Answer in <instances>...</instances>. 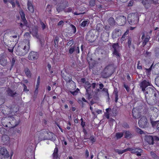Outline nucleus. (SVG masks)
<instances>
[{
    "mask_svg": "<svg viewBox=\"0 0 159 159\" xmlns=\"http://www.w3.org/2000/svg\"><path fill=\"white\" fill-rule=\"evenodd\" d=\"M39 57V54L37 52L32 51L29 53L28 58L30 60H35L37 59Z\"/></svg>",
    "mask_w": 159,
    "mask_h": 159,
    "instance_id": "obj_11",
    "label": "nucleus"
},
{
    "mask_svg": "<svg viewBox=\"0 0 159 159\" xmlns=\"http://www.w3.org/2000/svg\"><path fill=\"white\" fill-rule=\"evenodd\" d=\"M25 45L23 46L20 44L16 50V53L17 55L22 56L25 55L28 52L30 49V41L29 39L24 40Z\"/></svg>",
    "mask_w": 159,
    "mask_h": 159,
    "instance_id": "obj_1",
    "label": "nucleus"
},
{
    "mask_svg": "<svg viewBox=\"0 0 159 159\" xmlns=\"http://www.w3.org/2000/svg\"><path fill=\"white\" fill-rule=\"evenodd\" d=\"M149 39L150 37L149 36L147 35L146 36L145 38L144 39V41L147 43L148 42L149 40Z\"/></svg>",
    "mask_w": 159,
    "mask_h": 159,
    "instance_id": "obj_61",
    "label": "nucleus"
},
{
    "mask_svg": "<svg viewBox=\"0 0 159 159\" xmlns=\"http://www.w3.org/2000/svg\"><path fill=\"white\" fill-rule=\"evenodd\" d=\"M134 149H132L131 148H128L127 149L124 150V151L125 152H127V151H131V153H132V151H133Z\"/></svg>",
    "mask_w": 159,
    "mask_h": 159,
    "instance_id": "obj_54",
    "label": "nucleus"
},
{
    "mask_svg": "<svg viewBox=\"0 0 159 159\" xmlns=\"http://www.w3.org/2000/svg\"><path fill=\"white\" fill-rule=\"evenodd\" d=\"M21 84L24 87V91H29V90H28L27 88V87L24 84Z\"/></svg>",
    "mask_w": 159,
    "mask_h": 159,
    "instance_id": "obj_60",
    "label": "nucleus"
},
{
    "mask_svg": "<svg viewBox=\"0 0 159 159\" xmlns=\"http://www.w3.org/2000/svg\"><path fill=\"white\" fill-rule=\"evenodd\" d=\"M10 33L11 34L10 36V37H12L13 38H16L17 36H19L18 33L17 32H15L14 30H11Z\"/></svg>",
    "mask_w": 159,
    "mask_h": 159,
    "instance_id": "obj_24",
    "label": "nucleus"
},
{
    "mask_svg": "<svg viewBox=\"0 0 159 159\" xmlns=\"http://www.w3.org/2000/svg\"><path fill=\"white\" fill-rule=\"evenodd\" d=\"M145 140L150 145H153L154 141L159 140V138L156 136H152L150 135H147L145 136Z\"/></svg>",
    "mask_w": 159,
    "mask_h": 159,
    "instance_id": "obj_6",
    "label": "nucleus"
},
{
    "mask_svg": "<svg viewBox=\"0 0 159 159\" xmlns=\"http://www.w3.org/2000/svg\"><path fill=\"white\" fill-rule=\"evenodd\" d=\"M64 22L63 21L61 20L58 23V25L59 26H62L64 25Z\"/></svg>",
    "mask_w": 159,
    "mask_h": 159,
    "instance_id": "obj_64",
    "label": "nucleus"
},
{
    "mask_svg": "<svg viewBox=\"0 0 159 159\" xmlns=\"http://www.w3.org/2000/svg\"><path fill=\"white\" fill-rule=\"evenodd\" d=\"M40 23L41 25V27L43 30H44L47 27L46 24H45L42 21H40Z\"/></svg>",
    "mask_w": 159,
    "mask_h": 159,
    "instance_id": "obj_45",
    "label": "nucleus"
},
{
    "mask_svg": "<svg viewBox=\"0 0 159 159\" xmlns=\"http://www.w3.org/2000/svg\"><path fill=\"white\" fill-rule=\"evenodd\" d=\"M95 36L92 30L88 32L86 36V39L90 42H93L95 40Z\"/></svg>",
    "mask_w": 159,
    "mask_h": 159,
    "instance_id": "obj_9",
    "label": "nucleus"
},
{
    "mask_svg": "<svg viewBox=\"0 0 159 159\" xmlns=\"http://www.w3.org/2000/svg\"><path fill=\"white\" fill-rule=\"evenodd\" d=\"M116 20L120 25H125L126 21V18L124 16H117Z\"/></svg>",
    "mask_w": 159,
    "mask_h": 159,
    "instance_id": "obj_10",
    "label": "nucleus"
},
{
    "mask_svg": "<svg viewBox=\"0 0 159 159\" xmlns=\"http://www.w3.org/2000/svg\"><path fill=\"white\" fill-rule=\"evenodd\" d=\"M58 42L59 38L58 37H55L54 40V43H55L54 46L55 47H57L58 46Z\"/></svg>",
    "mask_w": 159,
    "mask_h": 159,
    "instance_id": "obj_35",
    "label": "nucleus"
},
{
    "mask_svg": "<svg viewBox=\"0 0 159 159\" xmlns=\"http://www.w3.org/2000/svg\"><path fill=\"white\" fill-rule=\"evenodd\" d=\"M89 86H91V84H90L89 81H86L85 82L84 84V87L86 88V87H88Z\"/></svg>",
    "mask_w": 159,
    "mask_h": 159,
    "instance_id": "obj_58",
    "label": "nucleus"
},
{
    "mask_svg": "<svg viewBox=\"0 0 159 159\" xmlns=\"http://www.w3.org/2000/svg\"><path fill=\"white\" fill-rule=\"evenodd\" d=\"M7 93L9 95L12 97H14L16 93H14L13 91L10 89H8L7 91Z\"/></svg>",
    "mask_w": 159,
    "mask_h": 159,
    "instance_id": "obj_33",
    "label": "nucleus"
},
{
    "mask_svg": "<svg viewBox=\"0 0 159 159\" xmlns=\"http://www.w3.org/2000/svg\"><path fill=\"white\" fill-rule=\"evenodd\" d=\"M142 152V150L140 149H134L132 151V153H136L137 156H138L141 155V153Z\"/></svg>",
    "mask_w": 159,
    "mask_h": 159,
    "instance_id": "obj_25",
    "label": "nucleus"
},
{
    "mask_svg": "<svg viewBox=\"0 0 159 159\" xmlns=\"http://www.w3.org/2000/svg\"><path fill=\"white\" fill-rule=\"evenodd\" d=\"M112 50L113 55L117 58H119L120 56V46L118 43H113L112 45Z\"/></svg>",
    "mask_w": 159,
    "mask_h": 159,
    "instance_id": "obj_5",
    "label": "nucleus"
},
{
    "mask_svg": "<svg viewBox=\"0 0 159 159\" xmlns=\"http://www.w3.org/2000/svg\"><path fill=\"white\" fill-rule=\"evenodd\" d=\"M4 120H2V124L3 125V126L5 127H11V126H10V123L9 122L7 124H5L4 123V122L3 121Z\"/></svg>",
    "mask_w": 159,
    "mask_h": 159,
    "instance_id": "obj_44",
    "label": "nucleus"
},
{
    "mask_svg": "<svg viewBox=\"0 0 159 159\" xmlns=\"http://www.w3.org/2000/svg\"><path fill=\"white\" fill-rule=\"evenodd\" d=\"M155 84L159 87V75H157L155 79Z\"/></svg>",
    "mask_w": 159,
    "mask_h": 159,
    "instance_id": "obj_36",
    "label": "nucleus"
},
{
    "mask_svg": "<svg viewBox=\"0 0 159 159\" xmlns=\"http://www.w3.org/2000/svg\"><path fill=\"white\" fill-rule=\"evenodd\" d=\"M78 102L82 107H84V104L83 103L82 101L80 99H78Z\"/></svg>",
    "mask_w": 159,
    "mask_h": 159,
    "instance_id": "obj_51",
    "label": "nucleus"
},
{
    "mask_svg": "<svg viewBox=\"0 0 159 159\" xmlns=\"http://www.w3.org/2000/svg\"><path fill=\"white\" fill-rule=\"evenodd\" d=\"M15 61H16L15 59L13 57L12 59L11 62V66L12 67L15 65Z\"/></svg>",
    "mask_w": 159,
    "mask_h": 159,
    "instance_id": "obj_53",
    "label": "nucleus"
},
{
    "mask_svg": "<svg viewBox=\"0 0 159 159\" xmlns=\"http://www.w3.org/2000/svg\"><path fill=\"white\" fill-rule=\"evenodd\" d=\"M75 51V47L74 46H71L69 49V52L70 54H72Z\"/></svg>",
    "mask_w": 159,
    "mask_h": 159,
    "instance_id": "obj_42",
    "label": "nucleus"
},
{
    "mask_svg": "<svg viewBox=\"0 0 159 159\" xmlns=\"http://www.w3.org/2000/svg\"><path fill=\"white\" fill-rule=\"evenodd\" d=\"M155 52L156 55H159V48H156L155 50Z\"/></svg>",
    "mask_w": 159,
    "mask_h": 159,
    "instance_id": "obj_57",
    "label": "nucleus"
},
{
    "mask_svg": "<svg viewBox=\"0 0 159 159\" xmlns=\"http://www.w3.org/2000/svg\"><path fill=\"white\" fill-rule=\"evenodd\" d=\"M118 92L117 88L115 89L113 92V94H115V95H118Z\"/></svg>",
    "mask_w": 159,
    "mask_h": 159,
    "instance_id": "obj_63",
    "label": "nucleus"
},
{
    "mask_svg": "<svg viewBox=\"0 0 159 159\" xmlns=\"http://www.w3.org/2000/svg\"><path fill=\"white\" fill-rule=\"evenodd\" d=\"M103 27V25L99 23L97 24L96 29L98 32H100L102 30Z\"/></svg>",
    "mask_w": 159,
    "mask_h": 159,
    "instance_id": "obj_30",
    "label": "nucleus"
},
{
    "mask_svg": "<svg viewBox=\"0 0 159 159\" xmlns=\"http://www.w3.org/2000/svg\"><path fill=\"white\" fill-rule=\"evenodd\" d=\"M102 91L104 92H105L107 93V95L108 96V99H110L109 96V94L108 93V89H107L103 88V89Z\"/></svg>",
    "mask_w": 159,
    "mask_h": 159,
    "instance_id": "obj_55",
    "label": "nucleus"
},
{
    "mask_svg": "<svg viewBox=\"0 0 159 159\" xmlns=\"http://www.w3.org/2000/svg\"><path fill=\"white\" fill-rule=\"evenodd\" d=\"M70 26L71 28V30H72V32L74 34H75L76 31V27L73 25L71 24Z\"/></svg>",
    "mask_w": 159,
    "mask_h": 159,
    "instance_id": "obj_37",
    "label": "nucleus"
},
{
    "mask_svg": "<svg viewBox=\"0 0 159 159\" xmlns=\"http://www.w3.org/2000/svg\"><path fill=\"white\" fill-rule=\"evenodd\" d=\"M89 139L93 142H94L95 141V139L94 138V137L93 136H91L90 138H89Z\"/></svg>",
    "mask_w": 159,
    "mask_h": 159,
    "instance_id": "obj_59",
    "label": "nucleus"
},
{
    "mask_svg": "<svg viewBox=\"0 0 159 159\" xmlns=\"http://www.w3.org/2000/svg\"><path fill=\"white\" fill-rule=\"evenodd\" d=\"M132 134L130 131L128 130L125 131V138L130 139L132 137Z\"/></svg>",
    "mask_w": 159,
    "mask_h": 159,
    "instance_id": "obj_28",
    "label": "nucleus"
},
{
    "mask_svg": "<svg viewBox=\"0 0 159 159\" xmlns=\"http://www.w3.org/2000/svg\"><path fill=\"white\" fill-rule=\"evenodd\" d=\"M28 9L31 12L33 13L34 11V8L31 2L28 1L27 3Z\"/></svg>",
    "mask_w": 159,
    "mask_h": 159,
    "instance_id": "obj_23",
    "label": "nucleus"
},
{
    "mask_svg": "<svg viewBox=\"0 0 159 159\" xmlns=\"http://www.w3.org/2000/svg\"><path fill=\"white\" fill-rule=\"evenodd\" d=\"M158 0H145V1L150 2V3H152V2H153V3L155 5L159 4Z\"/></svg>",
    "mask_w": 159,
    "mask_h": 159,
    "instance_id": "obj_41",
    "label": "nucleus"
},
{
    "mask_svg": "<svg viewBox=\"0 0 159 159\" xmlns=\"http://www.w3.org/2000/svg\"><path fill=\"white\" fill-rule=\"evenodd\" d=\"M145 98L147 103L150 105H154L159 101V94H157L156 96H145Z\"/></svg>",
    "mask_w": 159,
    "mask_h": 159,
    "instance_id": "obj_2",
    "label": "nucleus"
},
{
    "mask_svg": "<svg viewBox=\"0 0 159 159\" xmlns=\"http://www.w3.org/2000/svg\"><path fill=\"white\" fill-rule=\"evenodd\" d=\"M129 32V31H127L126 32H125L124 34H123L122 38L121 39V41H124L125 38V36L126 35H127Z\"/></svg>",
    "mask_w": 159,
    "mask_h": 159,
    "instance_id": "obj_48",
    "label": "nucleus"
},
{
    "mask_svg": "<svg viewBox=\"0 0 159 159\" xmlns=\"http://www.w3.org/2000/svg\"><path fill=\"white\" fill-rule=\"evenodd\" d=\"M63 78L67 82L70 83L72 81L71 75L70 74H67L66 75H63Z\"/></svg>",
    "mask_w": 159,
    "mask_h": 159,
    "instance_id": "obj_21",
    "label": "nucleus"
},
{
    "mask_svg": "<svg viewBox=\"0 0 159 159\" xmlns=\"http://www.w3.org/2000/svg\"><path fill=\"white\" fill-rule=\"evenodd\" d=\"M74 43V41L73 39L70 40L67 43V45H70L71 46Z\"/></svg>",
    "mask_w": 159,
    "mask_h": 159,
    "instance_id": "obj_56",
    "label": "nucleus"
},
{
    "mask_svg": "<svg viewBox=\"0 0 159 159\" xmlns=\"http://www.w3.org/2000/svg\"><path fill=\"white\" fill-rule=\"evenodd\" d=\"M159 122V121H153L151 120V123L153 127H155L156 125H157V124Z\"/></svg>",
    "mask_w": 159,
    "mask_h": 159,
    "instance_id": "obj_43",
    "label": "nucleus"
},
{
    "mask_svg": "<svg viewBox=\"0 0 159 159\" xmlns=\"http://www.w3.org/2000/svg\"><path fill=\"white\" fill-rule=\"evenodd\" d=\"M138 124L140 127L144 128L148 126V123L146 117L143 116L141 117L138 121Z\"/></svg>",
    "mask_w": 159,
    "mask_h": 159,
    "instance_id": "obj_8",
    "label": "nucleus"
},
{
    "mask_svg": "<svg viewBox=\"0 0 159 159\" xmlns=\"http://www.w3.org/2000/svg\"><path fill=\"white\" fill-rule=\"evenodd\" d=\"M58 149L55 148L54 150V152L53 154V156L54 158H57L58 157Z\"/></svg>",
    "mask_w": 159,
    "mask_h": 159,
    "instance_id": "obj_34",
    "label": "nucleus"
},
{
    "mask_svg": "<svg viewBox=\"0 0 159 159\" xmlns=\"http://www.w3.org/2000/svg\"><path fill=\"white\" fill-rule=\"evenodd\" d=\"M113 67L111 66H106L102 72L103 77L106 78L110 76L113 73Z\"/></svg>",
    "mask_w": 159,
    "mask_h": 159,
    "instance_id": "obj_4",
    "label": "nucleus"
},
{
    "mask_svg": "<svg viewBox=\"0 0 159 159\" xmlns=\"http://www.w3.org/2000/svg\"><path fill=\"white\" fill-rule=\"evenodd\" d=\"M115 152L117 153L118 154H120L125 152L124 150H120L118 149H116L114 150Z\"/></svg>",
    "mask_w": 159,
    "mask_h": 159,
    "instance_id": "obj_38",
    "label": "nucleus"
},
{
    "mask_svg": "<svg viewBox=\"0 0 159 159\" xmlns=\"http://www.w3.org/2000/svg\"><path fill=\"white\" fill-rule=\"evenodd\" d=\"M65 8V7L63 5H58L56 7V10L58 12H59L64 10Z\"/></svg>",
    "mask_w": 159,
    "mask_h": 159,
    "instance_id": "obj_26",
    "label": "nucleus"
},
{
    "mask_svg": "<svg viewBox=\"0 0 159 159\" xmlns=\"http://www.w3.org/2000/svg\"><path fill=\"white\" fill-rule=\"evenodd\" d=\"M124 133L123 132H117L115 136L117 139H120L123 137Z\"/></svg>",
    "mask_w": 159,
    "mask_h": 159,
    "instance_id": "obj_32",
    "label": "nucleus"
},
{
    "mask_svg": "<svg viewBox=\"0 0 159 159\" xmlns=\"http://www.w3.org/2000/svg\"><path fill=\"white\" fill-rule=\"evenodd\" d=\"M0 64L3 66H5L7 64V61L6 58V55L4 53L0 54Z\"/></svg>",
    "mask_w": 159,
    "mask_h": 159,
    "instance_id": "obj_12",
    "label": "nucleus"
},
{
    "mask_svg": "<svg viewBox=\"0 0 159 159\" xmlns=\"http://www.w3.org/2000/svg\"><path fill=\"white\" fill-rule=\"evenodd\" d=\"M145 91V96H150L154 95V96H156L157 94H159L157 90L152 87L147 88Z\"/></svg>",
    "mask_w": 159,
    "mask_h": 159,
    "instance_id": "obj_7",
    "label": "nucleus"
},
{
    "mask_svg": "<svg viewBox=\"0 0 159 159\" xmlns=\"http://www.w3.org/2000/svg\"><path fill=\"white\" fill-rule=\"evenodd\" d=\"M108 23L111 26H114L115 25V21L114 18L112 17H111L108 20Z\"/></svg>",
    "mask_w": 159,
    "mask_h": 159,
    "instance_id": "obj_27",
    "label": "nucleus"
},
{
    "mask_svg": "<svg viewBox=\"0 0 159 159\" xmlns=\"http://www.w3.org/2000/svg\"><path fill=\"white\" fill-rule=\"evenodd\" d=\"M0 154L7 157H9V154L7 150L4 148H0Z\"/></svg>",
    "mask_w": 159,
    "mask_h": 159,
    "instance_id": "obj_18",
    "label": "nucleus"
},
{
    "mask_svg": "<svg viewBox=\"0 0 159 159\" xmlns=\"http://www.w3.org/2000/svg\"><path fill=\"white\" fill-rule=\"evenodd\" d=\"M121 34L120 30L118 29H116L112 33V38L114 39L119 37L121 35Z\"/></svg>",
    "mask_w": 159,
    "mask_h": 159,
    "instance_id": "obj_15",
    "label": "nucleus"
},
{
    "mask_svg": "<svg viewBox=\"0 0 159 159\" xmlns=\"http://www.w3.org/2000/svg\"><path fill=\"white\" fill-rule=\"evenodd\" d=\"M134 3V1L133 0H131L129 1V3L128 6H132L133 4Z\"/></svg>",
    "mask_w": 159,
    "mask_h": 159,
    "instance_id": "obj_62",
    "label": "nucleus"
},
{
    "mask_svg": "<svg viewBox=\"0 0 159 159\" xmlns=\"http://www.w3.org/2000/svg\"><path fill=\"white\" fill-rule=\"evenodd\" d=\"M9 138L7 135H3L2 137V141L4 144H7L9 143Z\"/></svg>",
    "mask_w": 159,
    "mask_h": 159,
    "instance_id": "obj_19",
    "label": "nucleus"
},
{
    "mask_svg": "<svg viewBox=\"0 0 159 159\" xmlns=\"http://www.w3.org/2000/svg\"><path fill=\"white\" fill-rule=\"evenodd\" d=\"M87 24H88V21L84 20L82 22L80 25L82 27H84Z\"/></svg>",
    "mask_w": 159,
    "mask_h": 159,
    "instance_id": "obj_39",
    "label": "nucleus"
},
{
    "mask_svg": "<svg viewBox=\"0 0 159 159\" xmlns=\"http://www.w3.org/2000/svg\"><path fill=\"white\" fill-rule=\"evenodd\" d=\"M132 39L130 37H129L128 38V41L127 42L128 47L130 48L131 44Z\"/></svg>",
    "mask_w": 159,
    "mask_h": 159,
    "instance_id": "obj_49",
    "label": "nucleus"
},
{
    "mask_svg": "<svg viewBox=\"0 0 159 159\" xmlns=\"http://www.w3.org/2000/svg\"><path fill=\"white\" fill-rule=\"evenodd\" d=\"M38 30L37 28L34 26L32 29L31 34L33 36L35 37L38 39H40L39 35L38 34Z\"/></svg>",
    "mask_w": 159,
    "mask_h": 159,
    "instance_id": "obj_17",
    "label": "nucleus"
},
{
    "mask_svg": "<svg viewBox=\"0 0 159 159\" xmlns=\"http://www.w3.org/2000/svg\"><path fill=\"white\" fill-rule=\"evenodd\" d=\"M122 126L125 128H129V126L127 123H124L122 125Z\"/></svg>",
    "mask_w": 159,
    "mask_h": 159,
    "instance_id": "obj_52",
    "label": "nucleus"
},
{
    "mask_svg": "<svg viewBox=\"0 0 159 159\" xmlns=\"http://www.w3.org/2000/svg\"><path fill=\"white\" fill-rule=\"evenodd\" d=\"M136 115H137L136 114V113L135 111V109L134 108L133 109V111H132V115H133V117L135 118H137V116Z\"/></svg>",
    "mask_w": 159,
    "mask_h": 159,
    "instance_id": "obj_50",
    "label": "nucleus"
},
{
    "mask_svg": "<svg viewBox=\"0 0 159 159\" xmlns=\"http://www.w3.org/2000/svg\"><path fill=\"white\" fill-rule=\"evenodd\" d=\"M24 71L28 77L30 78L31 77V73L28 68H26L25 69Z\"/></svg>",
    "mask_w": 159,
    "mask_h": 159,
    "instance_id": "obj_31",
    "label": "nucleus"
},
{
    "mask_svg": "<svg viewBox=\"0 0 159 159\" xmlns=\"http://www.w3.org/2000/svg\"><path fill=\"white\" fill-rule=\"evenodd\" d=\"M87 60L89 62V65L91 66L92 65L93 66H94L95 64V62L93 60L92 58L89 55V54L87 56Z\"/></svg>",
    "mask_w": 159,
    "mask_h": 159,
    "instance_id": "obj_20",
    "label": "nucleus"
},
{
    "mask_svg": "<svg viewBox=\"0 0 159 159\" xmlns=\"http://www.w3.org/2000/svg\"><path fill=\"white\" fill-rule=\"evenodd\" d=\"M139 19L137 14L136 13L130 14L128 16V21L129 24L131 25L137 23L138 22Z\"/></svg>",
    "mask_w": 159,
    "mask_h": 159,
    "instance_id": "obj_3",
    "label": "nucleus"
},
{
    "mask_svg": "<svg viewBox=\"0 0 159 159\" xmlns=\"http://www.w3.org/2000/svg\"><path fill=\"white\" fill-rule=\"evenodd\" d=\"M150 84L149 82L144 80L139 85L140 88L142 89V91L144 92L146 90L145 88L150 85Z\"/></svg>",
    "mask_w": 159,
    "mask_h": 159,
    "instance_id": "obj_14",
    "label": "nucleus"
},
{
    "mask_svg": "<svg viewBox=\"0 0 159 159\" xmlns=\"http://www.w3.org/2000/svg\"><path fill=\"white\" fill-rule=\"evenodd\" d=\"M109 33L106 32H103L101 35L102 40L104 42H106L108 40Z\"/></svg>",
    "mask_w": 159,
    "mask_h": 159,
    "instance_id": "obj_16",
    "label": "nucleus"
},
{
    "mask_svg": "<svg viewBox=\"0 0 159 159\" xmlns=\"http://www.w3.org/2000/svg\"><path fill=\"white\" fill-rule=\"evenodd\" d=\"M85 88L86 89V94L91 93L93 91V89H92L91 86H89L87 87H86V88Z\"/></svg>",
    "mask_w": 159,
    "mask_h": 159,
    "instance_id": "obj_29",
    "label": "nucleus"
},
{
    "mask_svg": "<svg viewBox=\"0 0 159 159\" xmlns=\"http://www.w3.org/2000/svg\"><path fill=\"white\" fill-rule=\"evenodd\" d=\"M8 2L12 5V7L13 8L15 7L16 4L14 2V0H8Z\"/></svg>",
    "mask_w": 159,
    "mask_h": 159,
    "instance_id": "obj_46",
    "label": "nucleus"
},
{
    "mask_svg": "<svg viewBox=\"0 0 159 159\" xmlns=\"http://www.w3.org/2000/svg\"><path fill=\"white\" fill-rule=\"evenodd\" d=\"M6 131L5 129L3 127L0 128V133L2 135H4Z\"/></svg>",
    "mask_w": 159,
    "mask_h": 159,
    "instance_id": "obj_40",
    "label": "nucleus"
},
{
    "mask_svg": "<svg viewBox=\"0 0 159 159\" xmlns=\"http://www.w3.org/2000/svg\"><path fill=\"white\" fill-rule=\"evenodd\" d=\"M48 134V132L46 130H43L41 132L40 136L39 137L40 141L48 139L47 136Z\"/></svg>",
    "mask_w": 159,
    "mask_h": 159,
    "instance_id": "obj_13",
    "label": "nucleus"
},
{
    "mask_svg": "<svg viewBox=\"0 0 159 159\" xmlns=\"http://www.w3.org/2000/svg\"><path fill=\"white\" fill-rule=\"evenodd\" d=\"M20 14L23 22L25 25L27 24V21L25 19V14L22 10H21L20 12Z\"/></svg>",
    "mask_w": 159,
    "mask_h": 159,
    "instance_id": "obj_22",
    "label": "nucleus"
},
{
    "mask_svg": "<svg viewBox=\"0 0 159 159\" xmlns=\"http://www.w3.org/2000/svg\"><path fill=\"white\" fill-rule=\"evenodd\" d=\"M95 0H91L89 2V5L91 7H93L95 5Z\"/></svg>",
    "mask_w": 159,
    "mask_h": 159,
    "instance_id": "obj_47",
    "label": "nucleus"
}]
</instances>
